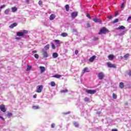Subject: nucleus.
Listing matches in <instances>:
<instances>
[{"label":"nucleus","mask_w":131,"mask_h":131,"mask_svg":"<svg viewBox=\"0 0 131 131\" xmlns=\"http://www.w3.org/2000/svg\"><path fill=\"white\" fill-rule=\"evenodd\" d=\"M58 53L57 52H54L53 53L52 57L55 59L56 58H58Z\"/></svg>","instance_id":"f3484780"},{"label":"nucleus","mask_w":131,"mask_h":131,"mask_svg":"<svg viewBox=\"0 0 131 131\" xmlns=\"http://www.w3.org/2000/svg\"><path fill=\"white\" fill-rule=\"evenodd\" d=\"M129 20H131V16H129L128 17V18L127 19V21H129Z\"/></svg>","instance_id":"09e8293b"},{"label":"nucleus","mask_w":131,"mask_h":131,"mask_svg":"<svg viewBox=\"0 0 131 131\" xmlns=\"http://www.w3.org/2000/svg\"><path fill=\"white\" fill-rule=\"evenodd\" d=\"M107 32H109V30L105 27H103L100 30L98 34H105V33H107Z\"/></svg>","instance_id":"f257e3e1"},{"label":"nucleus","mask_w":131,"mask_h":131,"mask_svg":"<svg viewBox=\"0 0 131 131\" xmlns=\"http://www.w3.org/2000/svg\"><path fill=\"white\" fill-rule=\"evenodd\" d=\"M119 29H120V30H123L125 29V27L123 26H121V27H119Z\"/></svg>","instance_id":"7c9ffc66"},{"label":"nucleus","mask_w":131,"mask_h":131,"mask_svg":"<svg viewBox=\"0 0 131 131\" xmlns=\"http://www.w3.org/2000/svg\"><path fill=\"white\" fill-rule=\"evenodd\" d=\"M129 55H130L129 54L127 53V54H126L124 56V58H125V60H126V59H127V58H128V57H129Z\"/></svg>","instance_id":"393cba45"},{"label":"nucleus","mask_w":131,"mask_h":131,"mask_svg":"<svg viewBox=\"0 0 131 131\" xmlns=\"http://www.w3.org/2000/svg\"><path fill=\"white\" fill-rule=\"evenodd\" d=\"M78 13L77 12H74L71 14L72 18H75L77 17Z\"/></svg>","instance_id":"6e6552de"},{"label":"nucleus","mask_w":131,"mask_h":131,"mask_svg":"<svg viewBox=\"0 0 131 131\" xmlns=\"http://www.w3.org/2000/svg\"><path fill=\"white\" fill-rule=\"evenodd\" d=\"M119 86L120 89H123V88H124V84L123 83V82H120Z\"/></svg>","instance_id":"a211bd4d"},{"label":"nucleus","mask_w":131,"mask_h":131,"mask_svg":"<svg viewBox=\"0 0 131 131\" xmlns=\"http://www.w3.org/2000/svg\"><path fill=\"white\" fill-rule=\"evenodd\" d=\"M60 93L65 94L66 93H68V90L65 89L64 90H61Z\"/></svg>","instance_id":"5701e85b"},{"label":"nucleus","mask_w":131,"mask_h":131,"mask_svg":"<svg viewBox=\"0 0 131 131\" xmlns=\"http://www.w3.org/2000/svg\"><path fill=\"white\" fill-rule=\"evenodd\" d=\"M64 114H65V115L70 114V112H67V113H64Z\"/></svg>","instance_id":"4d7b16f0"},{"label":"nucleus","mask_w":131,"mask_h":131,"mask_svg":"<svg viewBox=\"0 0 131 131\" xmlns=\"http://www.w3.org/2000/svg\"><path fill=\"white\" fill-rule=\"evenodd\" d=\"M86 17H88V18H89V19H92V17H91V16L90 15V14H89V13H88L87 14H86Z\"/></svg>","instance_id":"ea45409f"},{"label":"nucleus","mask_w":131,"mask_h":131,"mask_svg":"<svg viewBox=\"0 0 131 131\" xmlns=\"http://www.w3.org/2000/svg\"><path fill=\"white\" fill-rule=\"evenodd\" d=\"M0 110L2 112H4V113L7 111V110L6 109V106H5L4 104H2L1 105H0Z\"/></svg>","instance_id":"39448f33"},{"label":"nucleus","mask_w":131,"mask_h":131,"mask_svg":"<svg viewBox=\"0 0 131 131\" xmlns=\"http://www.w3.org/2000/svg\"><path fill=\"white\" fill-rule=\"evenodd\" d=\"M9 13H10V9H7L5 11V13L6 14V15H8Z\"/></svg>","instance_id":"a878e982"},{"label":"nucleus","mask_w":131,"mask_h":131,"mask_svg":"<svg viewBox=\"0 0 131 131\" xmlns=\"http://www.w3.org/2000/svg\"><path fill=\"white\" fill-rule=\"evenodd\" d=\"M98 76L99 79L102 80V79L104 78V73H103L102 72L99 73Z\"/></svg>","instance_id":"423d86ee"},{"label":"nucleus","mask_w":131,"mask_h":131,"mask_svg":"<svg viewBox=\"0 0 131 131\" xmlns=\"http://www.w3.org/2000/svg\"><path fill=\"white\" fill-rule=\"evenodd\" d=\"M39 69H40L41 73H42L46 71V68L45 67H39Z\"/></svg>","instance_id":"9b49d317"},{"label":"nucleus","mask_w":131,"mask_h":131,"mask_svg":"<svg viewBox=\"0 0 131 131\" xmlns=\"http://www.w3.org/2000/svg\"><path fill=\"white\" fill-rule=\"evenodd\" d=\"M56 18V15L55 14H51L49 17L50 20H53Z\"/></svg>","instance_id":"ddd939ff"},{"label":"nucleus","mask_w":131,"mask_h":131,"mask_svg":"<svg viewBox=\"0 0 131 131\" xmlns=\"http://www.w3.org/2000/svg\"><path fill=\"white\" fill-rule=\"evenodd\" d=\"M51 86H56V83L54 81H51Z\"/></svg>","instance_id":"2f4dec72"},{"label":"nucleus","mask_w":131,"mask_h":131,"mask_svg":"<svg viewBox=\"0 0 131 131\" xmlns=\"http://www.w3.org/2000/svg\"><path fill=\"white\" fill-rule=\"evenodd\" d=\"M42 55L44 58H48V57H49V55L48 54V52H47V51H43Z\"/></svg>","instance_id":"1a4fd4ad"},{"label":"nucleus","mask_w":131,"mask_h":131,"mask_svg":"<svg viewBox=\"0 0 131 131\" xmlns=\"http://www.w3.org/2000/svg\"><path fill=\"white\" fill-rule=\"evenodd\" d=\"M67 12H69V5L67 4L64 6Z\"/></svg>","instance_id":"aec40b11"},{"label":"nucleus","mask_w":131,"mask_h":131,"mask_svg":"<svg viewBox=\"0 0 131 131\" xmlns=\"http://www.w3.org/2000/svg\"><path fill=\"white\" fill-rule=\"evenodd\" d=\"M108 60L110 61H112L114 59V55H110L108 56Z\"/></svg>","instance_id":"2eb2a0df"},{"label":"nucleus","mask_w":131,"mask_h":131,"mask_svg":"<svg viewBox=\"0 0 131 131\" xmlns=\"http://www.w3.org/2000/svg\"><path fill=\"white\" fill-rule=\"evenodd\" d=\"M96 114H98V115H100V114H101V112H97Z\"/></svg>","instance_id":"6e6d98bb"},{"label":"nucleus","mask_w":131,"mask_h":131,"mask_svg":"<svg viewBox=\"0 0 131 131\" xmlns=\"http://www.w3.org/2000/svg\"><path fill=\"white\" fill-rule=\"evenodd\" d=\"M34 57H35V58L36 59H38L39 56L38 55V54H35L34 55Z\"/></svg>","instance_id":"4c0bfd02"},{"label":"nucleus","mask_w":131,"mask_h":131,"mask_svg":"<svg viewBox=\"0 0 131 131\" xmlns=\"http://www.w3.org/2000/svg\"><path fill=\"white\" fill-rule=\"evenodd\" d=\"M37 52L36 51H33L32 53H37Z\"/></svg>","instance_id":"e2e57ef3"},{"label":"nucleus","mask_w":131,"mask_h":131,"mask_svg":"<svg viewBox=\"0 0 131 131\" xmlns=\"http://www.w3.org/2000/svg\"><path fill=\"white\" fill-rule=\"evenodd\" d=\"M53 77H55V78H60V77H62V76L61 75L57 74L54 75Z\"/></svg>","instance_id":"6ab92c4d"},{"label":"nucleus","mask_w":131,"mask_h":131,"mask_svg":"<svg viewBox=\"0 0 131 131\" xmlns=\"http://www.w3.org/2000/svg\"><path fill=\"white\" fill-rule=\"evenodd\" d=\"M33 109L36 110L37 109H39V106H33Z\"/></svg>","instance_id":"473e14b6"},{"label":"nucleus","mask_w":131,"mask_h":131,"mask_svg":"<svg viewBox=\"0 0 131 131\" xmlns=\"http://www.w3.org/2000/svg\"><path fill=\"white\" fill-rule=\"evenodd\" d=\"M75 55H77V54H78V50H75Z\"/></svg>","instance_id":"603ef678"},{"label":"nucleus","mask_w":131,"mask_h":131,"mask_svg":"<svg viewBox=\"0 0 131 131\" xmlns=\"http://www.w3.org/2000/svg\"><path fill=\"white\" fill-rule=\"evenodd\" d=\"M61 35L63 37H66V36H67L68 34L66 33H62Z\"/></svg>","instance_id":"bb28decb"},{"label":"nucleus","mask_w":131,"mask_h":131,"mask_svg":"<svg viewBox=\"0 0 131 131\" xmlns=\"http://www.w3.org/2000/svg\"><path fill=\"white\" fill-rule=\"evenodd\" d=\"M96 59V56H93L92 57H91L90 59H89V61L90 62H94V60Z\"/></svg>","instance_id":"dca6fc26"},{"label":"nucleus","mask_w":131,"mask_h":131,"mask_svg":"<svg viewBox=\"0 0 131 131\" xmlns=\"http://www.w3.org/2000/svg\"><path fill=\"white\" fill-rule=\"evenodd\" d=\"M107 66L109 68H116V66L114 63H111V62H107Z\"/></svg>","instance_id":"20e7f679"},{"label":"nucleus","mask_w":131,"mask_h":131,"mask_svg":"<svg viewBox=\"0 0 131 131\" xmlns=\"http://www.w3.org/2000/svg\"><path fill=\"white\" fill-rule=\"evenodd\" d=\"M72 32L73 33H76V32H77V29H73L72 30Z\"/></svg>","instance_id":"a18cd8bd"},{"label":"nucleus","mask_w":131,"mask_h":131,"mask_svg":"<svg viewBox=\"0 0 131 131\" xmlns=\"http://www.w3.org/2000/svg\"><path fill=\"white\" fill-rule=\"evenodd\" d=\"M26 3H27V4H29V0H26Z\"/></svg>","instance_id":"680f3d73"},{"label":"nucleus","mask_w":131,"mask_h":131,"mask_svg":"<svg viewBox=\"0 0 131 131\" xmlns=\"http://www.w3.org/2000/svg\"><path fill=\"white\" fill-rule=\"evenodd\" d=\"M38 5H39V6H41V5H42V1H39L38 2Z\"/></svg>","instance_id":"79ce46f5"},{"label":"nucleus","mask_w":131,"mask_h":131,"mask_svg":"<svg viewBox=\"0 0 131 131\" xmlns=\"http://www.w3.org/2000/svg\"><path fill=\"white\" fill-rule=\"evenodd\" d=\"M17 24L16 23H14L12 24H11L10 26H9V28H11V29H13V28H14V27H16V26H17Z\"/></svg>","instance_id":"9d476101"},{"label":"nucleus","mask_w":131,"mask_h":131,"mask_svg":"<svg viewBox=\"0 0 131 131\" xmlns=\"http://www.w3.org/2000/svg\"><path fill=\"white\" fill-rule=\"evenodd\" d=\"M16 39H17V40H20V39H21V38H20V37H16Z\"/></svg>","instance_id":"13d9d810"},{"label":"nucleus","mask_w":131,"mask_h":131,"mask_svg":"<svg viewBox=\"0 0 131 131\" xmlns=\"http://www.w3.org/2000/svg\"><path fill=\"white\" fill-rule=\"evenodd\" d=\"M86 27L87 28H91V24H90L89 22H87V23H86Z\"/></svg>","instance_id":"c756f323"},{"label":"nucleus","mask_w":131,"mask_h":131,"mask_svg":"<svg viewBox=\"0 0 131 131\" xmlns=\"http://www.w3.org/2000/svg\"><path fill=\"white\" fill-rule=\"evenodd\" d=\"M6 6L5 5H3L1 6V9H4V8H5Z\"/></svg>","instance_id":"8fccbe9b"},{"label":"nucleus","mask_w":131,"mask_h":131,"mask_svg":"<svg viewBox=\"0 0 131 131\" xmlns=\"http://www.w3.org/2000/svg\"><path fill=\"white\" fill-rule=\"evenodd\" d=\"M0 118H1V119H2V120H3V121H5V118H4L3 117L0 116Z\"/></svg>","instance_id":"864d4df0"},{"label":"nucleus","mask_w":131,"mask_h":131,"mask_svg":"<svg viewBox=\"0 0 131 131\" xmlns=\"http://www.w3.org/2000/svg\"><path fill=\"white\" fill-rule=\"evenodd\" d=\"M115 16V17H116V16H118V12H116Z\"/></svg>","instance_id":"5fc2aeb1"},{"label":"nucleus","mask_w":131,"mask_h":131,"mask_svg":"<svg viewBox=\"0 0 131 131\" xmlns=\"http://www.w3.org/2000/svg\"><path fill=\"white\" fill-rule=\"evenodd\" d=\"M50 49V44H48L45 47V49L48 50Z\"/></svg>","instance_id":"b1692460"},{"label":"nucleus","mask_w":131,"mask_h":131,"mask_svg":"<svg viewBox=\"0 0 131 131\" xmlns=\"http://www.w3.org/2000/svg\"><path fill=\"white\" fill-rule=\"evenodd\" d=\"M86 93H87V94H90L91 95H94L95 94H96V93H97V91L96 90H85Z\"/></svg>","instance_id":"f03ea898"},{"label":"nucleus","mask_w":131,"mask_h":131,"mask_svg":"<svg viewBox=\"0 0 131 131\" xmlns=\"http://www.w3.org/2000/svg\"><path fill=\"white\" fill-rule=\"evenodd\" d=\"M18 10V8L17 7H13L12 8V11L14 13L16 12Z\"/></svg>","instance_id":"4be33fe9"},{"label":"nucleus","mask_w":131,"mask_h":131,"mask_svg":"<svg viewBox=\"0 0 131 131\" xmlns=\"http://www.w3.org/2000/svg\"><path fill=\"white\" fill-rule=\"evenodd\" d=\"M27 33H28V31L26 30H24L23 31V34H27Z\"/></svg>","instance_id":"f704fd0d"},{"label":"nucleus","mask_w":131,"mask_h":131,"mask_svg":"<svg viewBox=\"0 0 131 131\" xmlns=\"http://www.w3.org/2000/svg\"><path fill=\"white\" fill-rule=\"evenodd\" d=\"M128 74V75H129L130 76H131V71H129Z\"/></svg>","instance_id":"bf43d9fd"},{"label":"nucleus","mask_w":131,"mask_h":131,"mask_svg":"<svg viewBox=\"0 0 131 131\" xmlns=\"http://www.w3.org/2000/svg\"><path fill=\"white\" fill-rule=\"evenodd\" d=\"M118 21H119L118 18H116L114 21H113L112 23H113V24H115V23H117V22H118Z\"/></svg>","instance_id":"c85d7f7f"},{"label":"nucleus","mask_w":131,"mask_h":131,"mask_svg":"<svg viewBox=\"0 0 131 131\" xmlns=\"http://www.w3.org/2000/svg\"><path fill=\"white\" fill-rule=\"evenodd\" d=\"M121 9L124 8V3H122L121 5Z\"/></svg>","instance_id":"49530a36"},{"label":"nucleus","mask_w":131,"mask_h":131,"mask_svg":"<svg viewBox=\"0 0 131 131\" xmlns=\"http://www.w3.org/2000/svg\"><path fill=\"white\" fill-rule=\"evenodd\" d=\"M51 127H52V128H54L55 127V124L54 123H52L51 124Z\"/></svg>","instance_id":"de8ad7c7"},{"label":"nucleus","mask_w":131,"mask_h":131,"mask_svg":"<svg viewBox=\"0 0 131 131\" xmlns=\"http://www.w3.org/2000/svg\"><path fill=\"white\" fill-rule=\"evenodd\" d=\"M107 18L109 19L110 20H111V19H112V15H108L107 16Z\"/></svg>","instance_id":"c03bdc74"},{"label":"nucleus","mask_w":131,"mask_h":131,"mask_svg":"<svg viewBox=\"0 0 131 131\" xmlns=\"http://www.w3.org/2000/svg\"><path fill=\"white\" fill-rule=\"evenodd\" d=\"M94 22H95V23H102V19H100L98 18H94L93 19Z\"/></svg>","instance_id":"0eeeda50"},{"label":"nucleus","mask_w":131,"mask_h":131,"mask_svg":"<svg viewBox=\"0 0 131 131\" xmlns=\"http://www.w3.org/2000/svg\"><path fill=\"white\" fill-rule=\"evenodd\" d=\"M86 72H90V71H89V68H85L83 69V70L82 71V73L84 74Z\"/></svg>","instance_id":"f8f14e48"},{"label":"nucleus","mask_w":131,"mask_h":131,"mask_svg":"<svg viewBox=\"0 0 131 131\" xmlns=\"http://www.w3.org/2000/svg\"><path fill=\"white\" fill-rule=\"evenodd\" d=\"M84 101H85V102H89L90 101V99L88 97H85Z\"/></svg>","instance_id":"58836bf2"},{"label":"nucleus","mask_w":131,"mask_h":131,"mask_svg":"<svg viewBox=\"0 0 131 131\" xmlns=\"http://www.w3.org/2000/svg\"><path fill=\"white\" fill-rule=\"evenodd\" d=\"M16 35L17 36H24V35L23 32H17L16 33Z\"/></svg>","instance_id":"4468645a"},{"label":"nucleus","mask_w":131,"mask_h":131,"mask_svg":"<svg viewBox=\"0 0 131 131\" xmlns=\"http://www.w3.org/2000/svg\"><path fill=\"white\" fill-rule=\"evenodd\" d=\"M112 131H118L117 129H113Z\"/></svg>","instance_id":"052dcab7"},{"label":"nucleus","mask_w":131,"mask_h":131,"mask_svg":"<svg viewBox=\"0 0 131 131\" xmlns=\"http://www.w3.org/2000/svg\"><path fill=\"white\" fill-rule=\"evenodd\" d=\"M36 97H37V95H36V94L34 95L33 96L34 99H36Z\"/></svg>","instance_id":"3c124183"},{"label":"nucleus","mask_w":131,"mask_h":131,"mask_svg":"<svg viewBox=\"0 0 131 131\" xmlns=\"http://www.w3.org/2000/svg\"><path fill=\"white\" fill-rule=\"evenodd\" d=\"M13 115V114H12V113H8L7 114V116H8L9 117H10V116H12Z\"/></svg>","instance_id":"a19ab883"},{"label":"nucleus","mask_w":131,"mask_h":131,"mask_svg":"<svg viewBox=\"0 0 131 131\" xmlns=\"http://www.w3.org/2000/svg\"><path fill=\"white\" fill-rule=\"evenodd\" d=\"M98 39H99V38H98V37H95V38H94L93 40H94V41H97V40H98Z\"/></svg>","instance_id":"37998d69"},{"label":"nucleus","mask_w":131,"mask_h":131,"mask_svg":"<svg viewBox=\"0 0 131 131\" xmlns=\"http://www.w3.org/2000/svg\"><path fill=\"white\" fill-rule=\"evenodd\" d=\"M31 68H32V67L30 66H28V67L26 69L27 71H29V70H31Z\"/></svg>","instance_id":"cd10ccee"},{"label":"nucleus","mask_w":131,"mask_h":131,"mask_svg":"<svg viewBox=\"0 0 131 131\" xmlns=\"http://www.w3.org/2000/svg\"><path fill=\"white\" fill-rule=\"evenodd\" d=\"M73 124H74V125H75V126L76 127H78V126H79L78 123H77V122H74Z\"/></svg>","instance_id":"72a5a7b5"},{"label":"nucleus","mask_w":131,"mask_h":131,"mask_svg":"<svg viewBox=\"0 0 131 131\" xmlns=\"http://www.w3.org/2000/svg\"><path fill=\"white\" fill-rule=\"evenodd\" d=\"M113 99L116 100L117 99V95L115 93H113L112 95Z\"/></svg>","instance_id":"412c9836"},{"label":"nucleus","mask_w":131,"mask_h":131,"mask_svg":"<svg viewBox=\"0 0 131 131\" xmlns=\"http://www.w3.org/2000/svg\"><path fill=\"white\" fill-rule=\"evenodd\" d=\"M55 42H56L57 45H60V40H54Z\"/></svg>","instance_id":"e433bc0d"},{"label":"nucleus","mask_w":131,"mask_h":131,"mask_svg":"<svg viewBox=\"0 0 131 131\" xmlns=\"http://www.w3.org/2000/svg\"><path fill=\"white\" fill-rule=\"evenodd\" d=\"M42 89H43V86L42 85H38V88L36 90V93H40L42 91Z\"/></svg>","instance_id":"7ed1b4c3"},{"label":"nucleus","mask_w":131,"mask_h":131,"mask_svg":"<svg viewBox=\"0 0 131 131\" xmlns=\"http://www.w3.org/2000/svg\"><path fill=\"white\" fill-rule=\"evenodd\" d=\"M51 47L53 50H55L56 49V46H55L53 43H51Z\"/></svg>","instance_id":"c9c22d12"}]
</instances>
